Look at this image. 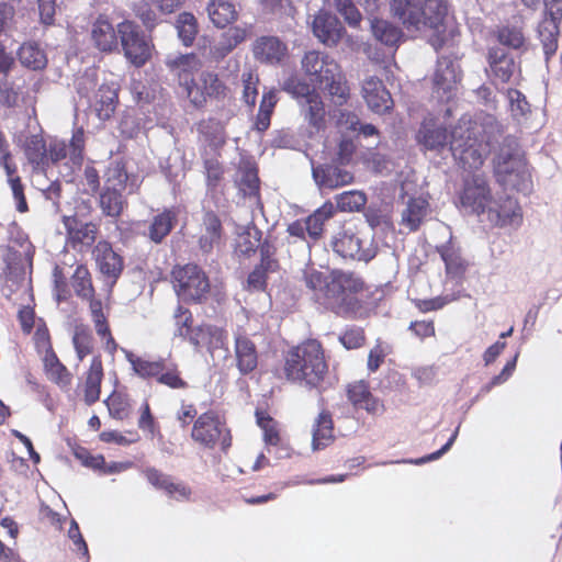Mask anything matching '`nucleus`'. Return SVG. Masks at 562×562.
Here are the masks:
<instances>
[{
	"label": "nucleus",
	"instance_id": "nucleus-1",
	"mask_svg": "<svg viewBox=\"0 0 562 562\" xmlns=\"http://www.w3.org/2000/svg\"><path fill=\"white\" fill-rule=\"evenodd\" d=\"M501 132L492 115L481 114L475 119L463 115L450 133L449 145L456 161L464 170H479Z\"/></svg>",
	"mask_w": 562,
	"mask_h": 562
},
{
	"label": "nucleus",
	"instance_id": "nucleus-2",
	"mask_svg": "<svg viewBox=\"0 0 562 562\" xmlns=\"http://www.w3.org/2000/svg\"><path fill=\"white\" fill-rule=\"evenodd\" d=\"M303 279L313 299L324 307L337 314H347L359 308L358 293L362 281L351 273L333 271L325 273L308 267L303 271Z\"/></svg>",
	"mask_w": 562,
	"mask_h": 562
},
{
	"label": "nucleus",
	"instance_id": "nucleus-3",
	"mask_svg": "<svg viewBox=\"0 0 562 562\" xmlns=\"http://www.w3.org/2000/svg\"><path fill=\"white\" fill-rule=\"evenodd\" d=\"M327 364L317 340L310 339L291 349L285 356L284 374L288 380L316 386L324 378Z\"/></svg>",
	"mask_w": 562,
	"mask_h": 562
},
{
	"label": "nucleus",
	"instance_id": "nucleus-4",
	"mask_svg": "<svg viewBox=\"0 0 562 562\" xmlns=\"http://www.w3.org/2000/svg\"><path fill=\"white\" fill-rule=\"evenodd\" d=\"M494 173L505 188L527 191L530 188V175L524 155L514 137H506L493 158Z\"/></svg>",
	"mask_w": 562,
	"mask_h": 562
},
{
	"label": "nucleus",
	"instance_id": "nucleus-5",
	"mask_svg": "<svg viewBox=\"0 0 562 562\" xmlns=\"http://www.w3.org/2000/svg\"><path fill=\"white\" fill-rule=\"evenodd\" d=\"M302 68L312 81L331 97H336L340 103L348 97V88L339 65L326 54L315 50L308 52L302 58Z\"/></svg>",
	"mask_w": 562,
	"mask_h": 562
},
{
	"label": "nucleus",
	"instance_id": "nucleus-6",
	"mask_svg": "<svg viewBox=\"0 0 562 562\" xmlns=\"http://www.w3.org/2000/svg\"><path fill=\"white\" fill-rule=\"evenodd\" d=\"M140 180L137 176H130L124 167L112 164L105 172V182L100 193L99 205L102 213L110 217H119L127 205L122 192L134 193L138 190Z\"/></svg>",
	"mask_w": 562,
	"mask_h": 562
},
{
	"label": "nucleus",
	"instance_id": "nucleus-7",
	"mask_svg": "<svg viewBox=\"0 0 562 562\" xmlns=\"http://www.w3.org/2000/svg\"><path fill=\"white\" fill-rule=\"evenodd\" d=\"M282 89L296 100L304 120L321 131L325 125V108L318 92L305 81L291 77L284 81Z\"/></svg>",
	"mask_w": 562,
	"mask_h": 562
},
{
	"label": "nucleus",
	"instance_id": "nucleus-8",
	"mask_svg": "<svg viewBox=\"0 0 562 562\" xmlns=\"http://www.w3.org/2000/svg\"><path fill=\"white\" fill-rule=\"evenodd\" d=\"M334 251L342 258L369 261L375 256L372 238L352 226H344L331 238Z\"/></svg>",
	"mask_w": 562,
	"mask_h": 562
},
{
	"label": "nucleus",
	"instance_id": "nucleus-9",
	"mask_svg": "<svg viewBox=\"0 0 562 562\" xmlns=\"http://www.w3.org/2000/svg\"><path fill=\"white\" fill-rule=\"evenodd\" d=\"M72 288L77 295L90 302V312L94 323L95 331L99 336L106 338V348L113 352L116 348L114 339L110 334L105 316L102 313V304L100 301L93 300V288L88 269L78 266L72 276Z\"/></svg>",
	"mask_w": 562,
	"mask_h": 562
},
{
	"label": "nucleus",
	"instance_id": "nucleus-10",
	"mask_svg": "<svg viewBox=\"0 0 562 562\" xmlns=\"http://www.w3.org/2000/svg\"><path fill=\"white\" fill-rule=\"evenodd\" d=\"M191 437L195 442L211 449L221 445L222 449L226 450L232 442L231 432L225 422L213 411L203 413L198 417Z\"/></svg>",
	"mask_w": 562,
	"mask_h": 562
},
{
	"label": "nucleus",
	"instance_id": "nucleus-11",
	"mask_svg": "<svg viewBox=\"0 0 562 562\" xmlns=\"http://www.w3.org/2000/svg\"><path fill=\"white\" fill-rule=\"evenodd\" d=\"M175 289L179 297L184 301L198 302L210 290V282L204 271L196 265L176 267L172 270Z\"/></svg>",
	"mask_w": 562,
	"mask_h": 562
},
{
	"label": "nucleus",
	"instance_id": "nucleus-12",
	"mask_svg": "<svg viewBox=\"0 0 562 562\" xmlns=\"http://www.w3.org/2000/svg\"><path fill=\"white\" fill-rule=\"evenodd\" d=\"M460 67L447 57L438 60L434 75V98L439 102H450L458 93Z\"/></svg>",
	"mask_w": 562,
	"mask_h": 562
},
{
	"label": "nucleus",
	"instance_id": "nucleus-13",
	"mask_svg": "<svg viewBox=\"0 0 562 562\" xmlns=\"http://www.w3.org/2000/svg\"><path fill=\"white\" fill-rule=\"evenodd\" d=\"M117 32L126 58L135 66L144 65L150 56V45L137 25L131 21H124L117 25Z\"/></svg>",
	"mask_w": 562,
	"mask_h": 562
},
{
	"label": "nucleus",
	"instance_id": "nucleus-14",
	"mask_svg": "<svg viewBox=\"0 0 562 562\" xmlns=\"http://www.w3.org/2000/svg\"><path fill=\"white\" fill-rule=\"evenodd\" d=\"M493 196L483 173H474L465 179L461 203L476 214L486 213Z\"/></svg>",
	"mask_w": 562,
	"mask_h": 562
},
{
	"label": "nucleus",
	"instance_id": "nucleus-15",
	"mask_svg": "<svg viewBox=\"0 0 562 562\" xmlns=\"http://www.w3.org/2000/svg\"><path fill=\"white\" fill-rule=\"evenodd\" d=\"M488 221L496 226L518 227L522 223V211L512 196H501L492 200L486 212Z\"/></svg>",
	"mask_w": 562,
	"mask_h": 562
},
{
	"label": "nucleus",
	"instance_id": "nucleus-16",
	"mask_svg": "<svg viewBox=\"0 0 562 562\" xmlns=\"http://www.w3.org/2000/svg\"><path fill=\"white\" fill-rule=\"evenodd\" d=\"M227 88L218 79L217 75L205 71L200 75L199 81H194V83L190 86L187 98L193 105L202 106L205 104L207 97L221 99L225 98Z\"/></svg>",
	"mask_w": 562,
	"mask_h": 562
},
{
	"label": "nucleus",
	"instance_id": "nucleus-17",
	"mask_svg": "<svg viewBox=\"0 0 562 562\" xmlns=\"http://www.w3.org/2000/svg\"><path fill=\"white\" fill-rule=\"evenodd\" d=\"M518 74L514 57L502 47L488 50V75L495 85L507 83Z\"/></svg>",
	"mask_w": 562,
	"mask_h": 562
},
{
	"label": "nucleus",
	"instance_id": "nucleus-18",
	"mask_svg": "<svg viewBox=\"0 0 562 562\" xmlns=\"http://www.w3.org/2000/svg\"><path fill=\"white\" fill-rule=\"evenodd\" d=\"M347 397L356 409H364L371 415L384 412L383 402L371 393L369 383L363 380L347 385Z\"/></svg>",
	"mask_w": 562,
	"mask_h": 562
},
{
	"label": "nucleus",
	"instance_id": "nucleus-19",
	"mask_svg": "<svg viewBox=\"0 0 562 562\" xmlns=\"http://www.w3.org/2000/svg\"><path fill=\"white\" fill-rule=\"evenodd\" d=\"M252 54L260 63L278 65L288 56V46L277 36L265 35L252 44Z\"/></svg>",
	"mask_w": 562,
	"mask_h": 562
},
{
	"label": "nucleus",
	"instance_id": "nucleus-20",
	"mask_svg": "<svg viewBox=\"0 0 562 562\" xmlns=\"http://www.w3.org/2000/svg\"><path fill=\"white\" fill-rule=\"evenodd\" d=\"M313 34L323 44L333 47L341 40L345 29L336 15L319 12L312 23Z\"/></svg>",
	"mask_w": 562,
	"mask_h": 562
},
{
	"label": "nucleus",
	"instance_id": "nucleus-21",
	"mask_svg": "<svg viewBox=\"0 0 562 562\" xmlns=\"http://www.w3.org/2000/svg\"><path fill=\"white\" fill-rule=\"evenodd\" d=\"M361 91L367 105L375 113H384L393 105L390 92L385 89L383 82L374 76L363 80Z\"/></svg>",
	"mask_w": 562,
	"mask_h": 562
},
{
	"label": "nucleus",
	"instance_id": "nucleus-22",
	"mask_svg": "<svg viewBox=\"0 0 562 562\" xmlns=\"http://www.w3.org/2000/svg\"><path fill=\"white\" fill-rule=\"evenodd\" d=\"M313 178L319 189L335 190L352 183L353 176L338 166H318L313 168Z\"/></svg>",
	"mask_w": 562,
	"mask_h": 562
},
{
	"label": "nucleus",
	"instance_id": "nucleus-23",
	"mask_svg": "<svg viewBox=\"0 0 562 562\" xmlns=\"http://www.w3.org/2000/svg\"><path fill=\"white\" fill-rule=\"evenodd\" d=\"M420 13L422 23L412 25L414 31L434 30L440 32L445 16L447 14V4L445 0H423Z\"/></svg>",
	"mask_w": 562,
	"mask_h": 562
},
{
	"label": "nucleus",
	"instance_id": "nucleus-24",
	"mask_svg": "<svg viewBox=\"0 0 562 562\" xmlns=\"http://www.w3.org/2000/svg\"><path fill=\"white\" fill-rule=\"evenodd\" d=\"M417 140L425 149L439 151L448 144V135L437 119L428 117L422 123Z\"/></svg>",
	"mask_w": 562,
	"mask_h": 562
},
{
	"label": "nucleus",
	"instance_id": "nucleus-25",
	"mask_svg": "<svg viewBox=\"0 0 562 562\" xmlns=\"http://www.w3.org/2000/svg\"><path fill=\"white\" fill-rule=\"evenodd\" d=\"M167 66L178 77L179 85L188 92L194 83L192 75L200 70L201 61L194 55H179L167 59Z\"/></svg>",
	"mask_w": 562,
	"mask_h": 562
},
{
	"label": "nucleus",
	"instance_id": "nucleus-26",
	"mask_svg": "<svg viewBox=\"0 0 562 562\" xmlns=\"http://www.w3.org/2000/svg\"><path fill=\"white\" fill-rule=\"evenodd\" d=\"M93 257L102 274L116 279L122 272V259L109 243L99 241L93 249Z\"/></svg>",
	"mask_w": 562,
	"mask_h": 562
},
{
	"label": "nucleus",
	"instance_id": "nucleus-27",
	"mask_svg": "<svg viewBox=\"0 0 562 562\" xmlns=\"http://www.w3.org/2000/svg\"><path fill=\"white\" fill-rule=\"evenodd\" d=\"M10 251L13 260H18L15 265L20 266L23 270L25 267L32 268L34 247L29 240V237L18 226H13L10 231Z\"/></svg>",
	"mask_w": 562,
	"mask_h": 562
},
{
	"label": "nucleus",
	"instance_id": "nucleus-28",
	"mask_svg": "<svg viewBox=\"0 0 562 562\" xmlns=\"http://www.w3.org/2000/svg\"><path fill=\"white\" fill-rule=\"evenodd\" d=\"M199 247L204 254L217 248L222 241V225L218 217L213 213H206L199 233Z\"/></svg>",
	"mask_w": 562,
	"mask_h": 562
},
{
	"label": "nucleus",
	"instance_id": "nucleus-29",
	"mask_svg": "<svg viewBox=\"0 0 562 562\" xmlns=\"http://www.w3.org/2000/svg\"><path fill=\"white\" fill-rule=\"evenodd\" d=\"M144 474L153 486L164 490L168 495L178 501L188 499L191 494V491L187 485L182 483H175L170 476L155 468L145 469Z\"/></svg>",
	"mask_w": 562,
	"mask_h": 562
},
{
	"label": "nucleus",
	"instance_id": "nucleus-30",
	"mask_svg": "<svg viewBox=\"0 0 562 562\" xmlns=\"http://www.w3.org/2000/svg\"><path fill=\"white\" fill-rule=\"evenodd\" d=\"M144 474L153 486L164 490L168 495L178 501L188 499L191 494V491L187 485L182 483H175L170 476L155 468L145 469Z\"/></svg>",
	"mask_w": 562,
	"mask_h": 562
},
{
	"label": "nucleus",
	"instance_id": "nucleus-31",
	"mask_svg": "<svg viewBox=\"0 0 562 562\" xmlns=\"http://www.w3.org/2000/svg\"><path fill=\"white\" fill-rule=\"evenodd\" d=\"M234 115V112L228 109L220 114V117H210L201 121L199 124V132L212 146H221L225 143V123Z\"/></svg>",
	"mask_w": 562,
	"mask_h": 562
},
{
	"label": "nucleus",
	"instance_id": "nucleus-32",
	"mask_svg": "<svg viewBox=\"0 0 562 562\" xmlns=\"http://www.w3.org/2000/svg\"><path fill=\"white\" fill-rule=\"evenodd\" d=\"M117 31L104 15H100L92 25L91 37L102 52H112L117 47Z\"/></svg>",
	"mask_w": 562,
	"mask_h": 562
},
{
	"label": "nucleus",
	"instance_id": "nucleus-33",
	"mask_svg": "<svg viewBox=\"0 0 562 562\" xmlns=\"http://www.w3.org/2000/svg\"><path fill=\"white\" fill-rule=\"evenodd\" d=\"M64 225L66 227L69 240L74 246H91L95 240L97 226L93 223H85L74 216H65Z\"/></svg>",
	"mask_w": 562,
	"mask_h": 562
},
{
	"label": "nucleus",
	"instance_id": "nucleus-34",
	"mask_svg": "<svg viewBox=\"0 0 562 562\" xmlns=\"http://www.w3.org/2000/svg\"><path fill=\"white\" fill-rule=\"evenodd\" d=\"M423 0H391V11L395 18L408 30L412 25L422 23Z\"/></svg>",
	"mask_w": 562,
	"mask_h": 562
},
{
	"label": "nucleus",
	"instance_id": "nucleus-35",
	"mask_svg": "<svg viewBox=\"0 0 562 562\" xmlns=\"http://www.w3.org/2000/svg\"><path fill=\"white\" fill-rule=\"evenodd\" d=\"M235 356L238 370L246 374L256 369L258 355L255 344L246 336L238 335L235 338Z\"/></svg>",
	"mask_w": 562,
	"mask_h": 562
},
{
	"label": "nucleus",
	"instance_id": "nucleus-36",
	"mask_svg": "<svg viewBox=\"0 0 562 562\" xmlns=\"http://www.w3.org/2000/svg\"><path fill=\"white\" fill-rule=\"evenodd\" d=\"M437 249L445 262L447 276L451 278L461 277L467 269V262L461 256L460 248L452 238L450 237L448 243L437 247Z\"/></svg>",
	"mask_w": 562,
	"mask_h": 562
},
{
	"label": "nucleus",
	"instance_id": "nucleus-37",
	"mask_svg": "<svg viewBox=\"0 0 562 562\" xmlns=\"http://www.w3.org/2000/svg\"><path fill=\"white\" fill-rule=\"evenodd\" d=\"M312 449L318 451L325 449L334 441L333 419L328 412H321L314 422L312 429Z\"/></svg>",
	"mask_w": 562,
	"mask_h": 562
},
{
	"label": "nucleus",
	"instance_id": "nucleus-38",
	"mask_svg": "<svg viewBox=\"0 0 562 562\" xmlns=\"http://www.w3.org/2000/svg\"><path fill=\"white\" fill-rule=\"evenodd\" d=\"M207 14L216 27H225L238 18L235 4L227 0H211L207 4Z\"/></svg>",
	"mask_w": 562,
	"mask_h": 562
},
{
	"label": "nucleus",
	"instance_id": "nucleus-39",
	"mask_svg": "<svg viewBox=\"0 0 562 562\" xmlns=\"http://www.w3.org/2000/svg\"><path fill=\"white\" fill-rule=\"evenodd\" d=\"M334 214L335 205L330 201H327L304 220L306 234L313 241L318 240L323 236L324 224L331 218Z\"/></svg>",
	"mask_w": 562,
	"mask_h": 562
},
{
	"label": "nucleus",
	"instance_id": "nucleus-40",
	"mask_svg": "<svg viewBox=\"0 0 562 562\" xmlns=\"http://www.w3.org/2000/svg\"><path fill=\"white\" fill-rule=\"evenodd\" d=\"M103 378L102 362L99 357H94L85 380V402L92 405L100 398L101 381Z\"/></svg>",
	"mask_w": 562,
	"mask_h": 562
},
{
	"label": "nucleus",
	"instance_id": "nucleus-41",
	"mask_svg": "<svg viewBox=\"0 0 562 562\" xmlns=\"http://www.w3.org/2000/svg\"><path fill=\"white\" fill-rule=\"evenodd\" d=\"M47 378L61 389H67L71 383V374L60 363L54 352H47L42 357Z\"/></svg>",
	"mask_w": 562,
	"mask_h": 562
},
{
	"label": "nucleus",
	"instance_id": "nucleus-42",
	"mask_svg": "<svg viewBox=\"0 0 562 562\" xmlns=\"http://www.w3.org/2000/svg\"><path fill=\"white\" fill-rule=\"evenodd\" d=\"M117 89L114 85H102L95 94L94 108L99 119L108 120L115 111Z\"/></svg>",
	"mask_w": 562,
	"mask_h": 562
},
{
	"label": "nucleus",
	"instance_id": "nucleus-43",
	"mask_svg": "<svg viewBox=\"0 0 562 562\" xmlns=\"http://www.w3.org/2000/svg\"><path fill=\"white\" fill-rule=\"evenodd\" d=\"M250 33V26H234L222 35L221 41L214 46V54L217 57H224L237 45L243 43Z\"/></svg>",
	"mask_w": 562,
	"mask_h": 562
},
{
	"label": "nucleus",
	"instance_id": "nucleus-44",
	"mask_svg": "<svg viewBox=\"0 0 562 562\" xmlns=\"http://www.w3.org/2000/svg\"><path fill=\"white\" fill-rule=\"evenodd\" d=\"M177 218V212L166 210L156 215L148 228V236L154 243H160L172 229Z\"/></svg>",
	"mask_w": 562,
	"mask_h": 562
},
{
	"label": "nucleus",
	"instance_id": "nucleus-45",
	"mask_svg": "<svg viewBox=\"0 0 562 562\" xmlns=\"http://www.w3.org/2000/svg\"><path fill=\"white\" fill-rule=\"evenodd\" d=\"M236 182L245 195L256 196L259 191L256 167L249 161H243L237 171Z\"/></svg>",
	"mask_w": 562,
	"mask_h": 562
},
{
	"label": "nucleus",
	"instance_id": "nucleus-46",
	"mask_svg": "<svg viewBox=\"0 0 562 562\" xmlns=\"http://www.w3.org/2000/svg\"><path fill=\"white\" fill-rule=\"evenodd\" d=\"M428 203L425 199L417 198L411 199L406 207L402 212V222L411 231H415L420 225L424 217L427 215Z\"/></svg>",
	"mask_w": 562,
	"mask_h": 562
},
{
	"label": "nucleus",
	"instance_id": "nucleus-47",
	"mask_svg": "<svg viewBox=\"0 0 562 562\" xmlns=\"http://www.w3.org/2000/svg\"><path fill=\"white\" fill-rule=\"evenodd\" d=\"M21 64L30 69L40 70L47 64V57L43 49L35 43L23 44L18 53Z\"/></svg>",
	"mask_w": 562,
	"mask_h": 562
},
{
	"label": "nucleus",
	"instance_id": "nucleus-48",
	"mask_svg": "<svg viewBox=\"0 0 562 562\" xmlns=\"http://www.w3.org/2000/svg\"><path fill=\"white\" fill-rule=\"evenodd\" d=\"M371 32L374 38L387 46H394L398 43L402 32L398 27L385 20L373 19L371 21Z\"/></svg>",
	"mask_w": 562,
	"mask_h": 562
},
{
	"label": "nucleus",
	"instance_id": "nucleus-49",
	"mask_svg": "<svg viewBox=\"0 0 562 562\" xmlns=\"http://www.w3.org/2000/svg\"><path fill=\"white\" fill-rule=\"evenodd\" d=\"M337 209L341 212H358L367 203V195L362 191H346L335 196Z\"/></svg>",
	"mask_w": 562,
	"mask_h": 562
},
{
	"label": "nucleus",
	"instance_id": "nucleus-50",
	"mask_svg": "<svg viewBox=\"0 0 562 562\" xmlns=\"http://www.w3.org/2000/svg\"><path fill=\"white\" fill-rule=\"evenodd\" d=\"M127 361L132 364L134 372L140 378L158 376L164 370L161 361H147L135 357L132 352L125 351Z\"/></svg>",
	"mask_w": 562,
	"mask_h": 562
},
{
	"label": "nucleus",
	"instance_id": "nucleus-51",
	"mask_svg": "<svg viewBox=\"0 0 562 562\" xmlns=\"http://www.w3.org/2000/svg\"><path fill=\"white\" fill-rule=\"evenodd\" d=\"M559 20L546 18L539 26V35L543 44L546 55H551L557 49V36L559 33Z\"/></svg>",
	"mask_w": 562,
	"mask_h": 562
},
{
	"label": "nucleus",
	"instance_id": "nucleus-52",
	"mask_svg": "<svg viewBox=\"0 0 562 562\" xmlns=\"http://www.w3.org/2000/svg\"><path fill=\"white\" fill-rule=\"evenodd\" d=\"M178 35L186 46L193 43L198 33V24L194 15L189 12H182L177 19Z\"/></svg>",
	"mask_w": 562,
	"mask_h": 562
},
{
	"label": "nucleus",
	"instance_id": "nucleus-53",
	"mask_svg": "<svg viewBox=\"0 0 562 562\" xmlns=\"http://www.w3.org/2000/svg\"><path fill=\"white\" fill-rule=\"evenodd\" d=\"M25 155L31 164L40 165L46 157V146L42 136L33 135L26 139Z\"/></svg>",
	"mask_w": 562,
	"mask_h": 562
},
{
	"label": "nucleus",
	"instance_id": "nucleus-54",
	"mask_svg": "<svg viewBox=\"0 0 562 562\" xmlns=\"http://www.w3.org/2000/svg\"><path fill=\"white\" fill-rule=\"evenodd\" d=\"M260 233L255 226H247L236 238V246L243 254L255 251L260 241Z\"/></svg>",
	"mask_w": 562,
	"mask_h": 562
},
{
	"label": "nucleus",
	"instance_id": "nucleus-55",
	"mask_svg": "<svg viewBox=\"0 0 562 562\" xmlns=\"http://www.w3.org/2000/svg\"><path fill=\"white\" fill-rule=\"evenodd\" d=\"M507 100L509 103L510 113L516 120L525 117L529 113V103L527 102L526 97L520 91L515 89H508Z\"/></svg>",
	"mask_w": 562,
	"mask_h": 562
},
{
	"label": "nucleus",
	"instance_id": "nucleus-56",
	"mask_svg": "<svg viewBox=\"0 0 562 562\" xmlns=\"http://www.w3.org/2000/svg\"><path fill=\"white\" fill-rule=\"evenodd\" d=\"M105 404L113 418L122 420L128 416L130 405L123 395L113 393L105 400Z\"/></svg>",
	"mask_w": 562,
	"mask_h": 562
},
{
	"label": "nucleus",
	"instance_id": "nucleus-57",
	"mask_svg": "<svg viewBox=\"0 0 562 562\" xmlns=\"http://www.w3.org/2000/svg\"><path fill=\"white\" fill-rule=\"evenodd\" d=\"M176 319V330L175 335L179 336L183 339H188L194 327L192 326V315L191 313L183 308L182 306H178L175 312Z\"/></svg>",
	"mask_w": 562,
	"mask_h": 562
},
{
	"label": "nucleus",
	"instance_id": "nucleus-58",
	"mask_svg": "<svg viewBox=\"0 0 562 562\" xmlns=\"http://www.w3.org/2000/svg\"><path fill=\"white\" fill-rule=\"evenodd\" d=\"M498 41L502 45L520 48L525 43L521 30L517 26H504L498 32Z\"/></svg>",
	"mask_w": 562,
	"mask_h": 562
},
{
	"label": "nucleus",
	"instance_id": "nucleus-59",
	"mask_svg": "<svg viewBox=\"0 0 562 562\" xmlns=\"http://www.w3.org/2000/svg\"><path fill=\"white\" fill-rule=\"evenodd\" d=\"M72 342L79 360H82L91 351V336L89 330L83 326H77Z\"/></svg>",
	"mask_w": 562,
	"mask_h": 562
},
{
	"label": "nucleus",
	"instance_id": "nucleus-60",
	"mask_svg": "<svg viewBox=\"0 0 562 562\" xmlns=\"http://www.w3.org/2000/svg\"><path fill=\"white\" fill-rule=\"evenodd\" d=\"M257 423L263 430V439L267 445L276 446L280 440L277 423L269 416L257 413Z\"/></svg>",
	"mask_w": 562,
	"mask_h": 562
},
{
	"label": "nucleus",
	"instance_id": "nucleus-61",
	"mask_svg": "<svg viewBox=\"0 0 562 562\" xmlns=\"http://www.w3.org/2000/svg\"><path fill=\"white\" fill-rule=\"evenodd\" d=\"M206 349L212 358H215L216 355L226 357L227 349L225 348V336L222 329L217 327L212 328Z\"/></svg>",
	"mask_w": 562,
	"mask_h": 562
},
{
	"label": "nucleus",
	"instance_id": "nucleus-62",
	"mask_svg": "<svg viewBox=\"0 0 562 562\" xmlns=\"http://www.w3.org/2000/svg\"><path fill=\"white\" fill-rule=\"evenodd\" d=\"M212 328H213V326H210V325L195 326L187 340L196 350H200L202 348H206L207 345H209V339L211 337Z\"/></svg>",
	"mask_w": 562,
	"mask_h": 562
},
{
	"label": "nucleus",
	"instance_id": "nucleus-63",
	"mask_svg": "<svg viewBox=\"0 0 562 562\" xmlns=\"http://www.w3.org/2000/svg\"><path fill=\"white\" fill-rule=\"evenodd\" d=\"M97 78H98L97 69L89 68L82 76H80L76 80V87H77L78 92L83 97H88L89 93L97 86Z\"/></svg>",
	"mask_w": 562,
	"mask_h": 562
},
{
	"label": "nucleus",
	"instance_id": "nucleus-64",
	"mask_svg": "<svg viewBox=\"0 0 562 562\" xmlns=\"http://www.w3.org/2000/svg\"><path fill=\"white\" fill-rule=\"evenodd\" d=\"M340 341L347 349L359 348L364 341L363 331L359 328L346 330L344 335H341Z\"/></svg>",
	"mask_w": 562,
	"mask_h": 562
}]
</instances>
